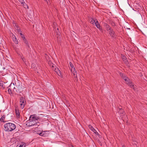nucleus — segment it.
Instances as JSON below:
<instances>
[{
	"label": "nucleus",
	"mask_w": 147,
	"mask_h": 147,
	"mask_svg": "<svg viewBox=\"0 0 147 147\" xmlns=\"http://www.w3.org/2000/svg\"><path fill=\"white\" fill-rule=\"evenodd\" d=\"M4 130L6 131H11L16 128V126L14 124L8 123L4 125Z\"/></svg>",
	"instance_id": "obj_1"
},
{
	"label": "nucleus",
	"mask_w": 147,
	"mask_h": 147,
	"mask_svg": "<svg viewBox=\"0 0 147 147\" xmlns=\"http://www.w3.org/2000/svg\"><path fill=\"white\" fill-rule=\"evenodd\" d=\"M40 119L39 117H38L35 114L31 115L30 117L29 120H31L36 123H38V120Z\"/></svg>",
	"instance_id": "obj_2"
},
{
	"label": "nucleus",
	"mask_w": 147,
	"mask_h": 147,
	"mask_svg": "<svg viewBox=\"0 0 147 147\" xmlns=\"http://www.w3.org/2000/svg\"><path fill=\"white\" fill-rule=\"evenodd\" d=\"M20 107L22 109H23L25 106L26 103V101L25 98L23 96L20 97Z\"/></svg>",
	"instance_id": "obj_3"
},
{
	"label": "nucleus",
	"mask_w": 147,
	"mask_h": 147,
	"mask_svg": "<svg viewBox=\"0 0 147 147\" xmlns=\"http://www.w3.org/2000/svg\"><path fill=\"white\" fill-rule=\"evenodd\" d=\"M16 91L18 93H20L23 91L22 85L19 84L18 86H16Z\"/></svg>",
	"instance_id": "obj_4"
},
{
	"label": "nucleus",
	"mask_w": 147,
	"mask_h": 147,
	"mask_svg": "<svg viewBox=\"0 0 147 147\" xmlns=\"http://www.w3.org/2000/svg\"><path fill=\"white\" fill-rule=\"evenodd\" d=\"M56 73L61 78H63V74L61 73V71L58 68H56Z\"/></svg>",
	"instance_id": "obj_5"
},
{
	"label": "nucleus",
	"mask_w": 147,
	"mask_h": 147,
	"mask_svg": "<svg viewBox=\"0 0 147 147\" xmlns=\"http://www.w3.org/2000/svg\"><path fill=\"white\" fill-rule=\"evenodd\" d=\"M15 113L16 117L17 118L20 117V111L18 107H16L15 109Z\"/></svg>",
	"instance_id": "obj_6"
},
{
	"label": "nucleus",
	"mask_w": 147,
	"mask_h": 147,
	"mask_svg": "<svg viewBox=\"0 0 147 147\" xmlns=\"http://www.w3.org/2000/svg\"><path fill=\"white\" fill-rule=\"evenodd\" d=\"M23 41L25 44V45L27 47V49H28L30 48V45L27 40L26 38L23 39Z\"/></svg>",
	"instance_id": "obj_7"
},
{
	"label": "nucleus",
	"mask_w": 147,
	"mask_h": 147,
	"mask_svg": "<svg viewBox=\"0 0 147 147\" xmlns=\"http://www.w3.org/2000/svg\"><path fill=\"white\" fill-rule=\"evenodd\" d=\"M126 84H127L129 86H130L132 88L134 89V86L133 83L130 81V80L128 79V80L126 81Z\"/></svg>",
	"instance_id": "obj_8"
},
{
	"label": "nucleus",
	"mask_w": 147,
	"mask_h": 147,
	"mask_svg": "<svg viewBox=\"0 0 147 147\" xmlns=\"http://www.w3.org/2000/svg\"><path fill=\"white\" fill-rule=\"evenodd\" d=\"M11 36L13 41L15 44H18V41L15 35L13 33H12V35Z\"/></svg>",
	"instance_id": "obj_9"
},
{
	"label": "nucleus",
	"mask_w": 147,
	"mask_h": 147,
	"mask_svg": "<svg viewBox=\"0 0 147 147\" xmlns=\"http://www.w3.org/2000/svg\"><path fill=\"white\" fill-rule=\"evenodd\" d=\"M89 127L90 129L93 131L94 133H95L96 135H98L99 134L98 132H97L96 130L91 125H89Z\"/></svg>",
	"instance_id": "obj_10"
},
{
	"label": "nucleus",
	"mask_w": 147,
	"mask_h": 147,
	"mask_svg": "<svg viewBox=\"0 0 147 147\" xmlns=\"http://www.w3.org/2000/svg\"><path fill=\"white\" fill-rule=\"evenodd\" d=\"M120 75L121 77L126 82L128 80V79H129L127 78L125 75L123 74L122 73H120Z\"/></svg>",
	"instance_id": "obj_11"
},
{
	"label": "nucleus",
	"mask_w": 147,
	"mask_h": 147,
	"mask_svg": "<svg viewBox=\"0 0 147 147\" xmlns=\"http://www.w3.org/2000/svg\"><path fill=\"white\" fill-rule=\"evenodd\" d=\"M108 31H109V34L110 35L111 37H114L115 32L111 28V30H110Z\"/></svg>",
	"instance_id": "obj_12"
},
{
	"label": "nucleus",
	"mask_w": 147,
	"mask_h": 147,
	"mask_svg": "<svg viewBox=\"0 0 147 147\" xmlns=\"http://www.w3.org/2000/svg\"><path fill=\"white\" fill-rule=\"evenodd\" d=\"M94 25H95V26H96L97 28L99 29L100 30L101 29L100 26L99 24V22H98V21L97 20H96V21Z\"/></svg>",
	"instance_id": "obj_13"
},
{
	"label": "nucleus",
	"mask_w": 147,
	"mask_h": 147,
	"mask_svg": "<svg viewBox=\"0 0 147 147\" xmlns=\"http://www.w3.org/2000/svg\"><path fill=\"white\" fill-rule=\"evenodd\" d=\"M30 121L28 123V124L29 126L34 125L36 124H37L36 122H35L31 120H30Z\"/></svg>",
	"instance_id": "obj_14"
},
{
	"label": "nucleus",
	"mask_w": 147,
	"mask_h": 147,
	"mask_svg": "<svg viewBox=\"0 0 147 147\" xmlns=\"http://www.w3.org/2000/svg\"><path fill=\"white\" fill-rule=\"evenodd\" d=\"M96 22V19H91V21H90V23L93 24V25H94V24H95V23Z\"/></svg>",
	"instance_id": "obj_15"
},
{
	"label": "nucleus",
	"mask_w": 147,
	"mask_h": 147,
	"mask_svg": "<svg viewBox=\"0 0 147 147\" xmlns=\"http://www.w3.org/2000/svg\"><path fill=\"white\" fill-rule=\"evenodd\" d=\"M121 58L123 61H125V62L127 61V60H126V57L124 55H121Z\"/></svg>",
	"instance_id": "obj_16"
},
{
	"label": "nucleus",
	"mask_w": 147,
	"mask_h": 147,
	"mask_svg": "<svg viewBox=\"0 0 147 147\" xmlns=\"http://www.w3.org/2000/svg\"><path fill=\"white\" fill-rule=\"evenodd\" d=\"M106 28L107 30L108 31L111 29L109 26L107 24H106Z\"/></svg>",
	"instance_id": "obj_17"
},
{
	"label": "nucleus",
	"mask_w": 147,
	"mask_h": 147,
	"mask_svg": "<svg viewBox=\"0 0 147 147\" xmlns=\"http://www.w3.org/2000/svg\"><path fill=\"white\" fill-rule=\"evenodd\" d=\"M74 77H77V73L76 71H71Z\"/></svg>",
	"instance_id": "obj_18"
},
{
	"label": "nucleus",
	"mask_w": 147,
	"mask_h": 147,
	"mask_svg": "<svg viewBox=\"0 0 147 147\" xmlns=\"http://www.w3.org/2000/svg\"><path fill=\"white\" fill-rule=\"evenodd\" d=\"M5 116L4 115L3 116H2V117L0 118V121L2 122H4V121L5 120Z\"/></svg>",
	"instance_id": "obj_19"
},
{
	"label": "nucleus",
	"mask_w": 147,
	"mask_h": 147,
	"mask_svg": "<svg viewBox=\"0 0 147 147\" xmlns=\"http://www.w3.org/2000/svg\"><path fill=\"white\" fill-rule=\"evenodd\" d=\"M13 22V26L15 27V29H16L17 28H18V26L17 25V24L16 23H15Z\"/></svg>",
	"instance_id": "obj_20"
},
{
	"label": "nucleus",
	"mask_w": 147,
	"mask_h": 147,
	"mask_svg": "<svg viewBox=\"0 0 147 147\" xmlns=\"http://www.w3.org/2000/svg\"><path fill=\"white\" fill-rule=\"evenodd\" d=\"M20 36L23 39L25 38L24 35L23 34H22V32L20 33Z\"/></svg>",
	"instance_id": "obj_21"
},
{
	"label": "nucleus",
	"mask_w": 147,
	"mask_h": 147,
	"mask_svg": "<svg viewBox=\"0 0 147 147\" xmlns=\"http://www.w3.org/2000/svg\"><path fill=\"white\" fill-rule=\"evenodd\" d=\"M16 29V30L19 33V34H20V33L22 32V31L20 29H18V28H17Z\"/></svg>",
	"instance_id": "obj_22"
},
{
	"label": "nucleus",
	"mask_w": 147,
	"mask_h": 147,
	"mask_svg": "<svg viewBox=\"0 0 147 147\" xmlns=\"http://www.w3.org/2000/svg\"><path fill=\"white\" fill-rule=\"evenodd\" d=\"M60 32H58L57 33V38L58 39L60 38Z\"/></svg>",
	"instance_id": "obj_23"
},
{
	"label": "nucleus",
	"mask_w": 147,
	"mask_h": 147,
	"mask_svg": "<svg viewBox=\"0 0 147 147\" xmlns=\"http://www.w3.org/2000/svg\"><path fill=\"white\" fill-rule=\"evenodd\" d=\"M69 65L70 67L71 68H72V67H74L73 65V64H72V63L71 62H69Z\"/></svg>",
	"instance_id": "obj_24"
},
{
	"label": "nucleus",
	"mask_w": 147,
	"mask_h": 147,
	"mask_svg": "<svg viewBox=\"0 0 147 147\" xmlns=\"http://www.w3.org/2000/svg\"><path fill=\"white\" fill-rule=\"evenodd\" d=\"M8 92L9 93V94H11V93H12V91H11V89L10 88H9L8 90Z\"/></svg>",
	"instance_id": "obj_25"
},
{
	"label": "nucleus",
	"mask_w": 147,
	"mask_h": 147,
	"mask_svg": "<svg viewBox=\"0 0 147 147\" xmlns=\"http://www.w3.org/2000/svg\"><path fill=\"white\" fill-rule=\"evenodd\" d=\"M71 71H76V70L75 69V68L74 67H73L71 68Z\"/></svg>",
	"instance_id": "obj_26"
},
{
	"label": "nucleus",
	"mask_w": 147,
	"mask_h": 147,
	"mask_svg": "<svg viewBox=\"0 0 147 147\" xmlns=\"http://www.w3.org/2000/svg\"><path fill=\"white\" fill-rule=\"evenodd\" d=\"M25 145L24 144H22L20 145L19 147H25Z\"/></svg>",
	"instance_id": "obj_27"
},
{
	"label": "nucleus",
	"mask_w": 147,
	"mask_h": 147,
	"mask_svg": "<svg viewBox=\"0 0 147 147\" xmlns=\"http://www.w3.org/2000/svg\"><path fill=\"white\" fill-rule=\"evenodd\" d=\"M21 3H23V0H18Z\"/></svg>",
	"instance_id": "obj_28"
},
{
	"label": "nucleus",
	"mask_w": 147,
	"mask_h": 147,
	"mask_svg": "<svg viewBox=\"0 0 147 147\" xmlns=\"http://www.w3.org/2000/svg\"><path fill=\"white\" fill-rule=\"evenodd\" d=\"M46 1L47 4H49V0H44Z\"/></svg>",
	"instance_id": "obj_29"
},
{
	"label": "nucleus",
	"mask_w": 147,
	"mask_h": 147,
	"mask_svg": "<svg viewBox=\"0 0 147 147\" xmlns=\"http://www.w3.org/2000/svg\"><path fill=\"white\" fill-rule=\"evenodd\" d=\"M112 25L113 26H115V24L114 23H112Z\"/></svg>",
	"instance_id": "obj_30"
},
{
	"label": "nucleus",
	"mask_w": 147,
	"mask_h": 147,
	"mask_svg": "<svg viewBox=\"0 0 147 147\" xmlns=\"http://www.w3.org/2000/svg\"><path fill=\"white\" fill-rule=\"evenodd\" d=\"M39 135H40V136H43L42 133V132H40V133L39 134Z\"/></svg>",
	"instance_id": "obj_31"
},
{
	"label": "nucleus",
	"mask_w": 147,
	"mask_h": 147,
	"mask_svg": "<svg viewBox=\"0 0 147 147\" xmlns=\"http://www.w3.org/2000/svg\"><path fill=\"white\" fill-rule=\"evenodd\" d=\"M24 5V7L25 8H26V7H28V6L26 4H25V5Z\"/></svg>",
	"instance_id": "obj_32"
},
{
	"label": "nucleus",
	"mask_w": 147,
	"mask_h": 147,
	"mask_svg": "<svg viewBox=\"0 0 147 147\" xmlns=\"http://www.w3.org/2000/svg\"><path fill=\"white\" fill-rule=\"evenodd\" d=\"M54 64H52V65H51L50 66H51V67H54Z\"/></svg>",
	"instance_id": "obj_33"
},
{
	"label": "nucleus",
	"mask_w": 147,
	"mask_h": 147,
	"mask_svg": "<svg viewBox=\"0 0 147 147\" xmlns=\"http://www.w3.org/2000/svg\"><path fill=\"white\" fill-rule=\"evenodd\" d=\"M122 147H126L124 145H123Z\"/></svg>",
	"instance_id": "obj_34"
},
{
	"label": "nucleus",
	"mask_w": 147,
	"mask_h": 147,
	"mask_svg": "<svg viewBox=\"0 0 147 147\" xmlns=\"http://www.w3.org/2000/svg\"><path fill=\"white\" fill-rule=\"evenodd\" d=\"M1 83H0V86H3V85H1Z\"/></svg>",
	"instance_id": "obj_35"
},
{
	"label": "nucleus",
	"mask_w": 147,
	"mask_h": 147,
	"mask_svg": "<svg viewBox=\"0 0 147 147\" xmlns=\"http://www.w3.org/2000/svg\"><path fill=\"white\" fill-rule=\"evenodd\" d=\"M11 84H12V83H11V84H10V85L9 86H11Z\"/></svg>",
	"instance_id": "obj_36"
},
{
	"label": "nucleus",
	"mask_w": 147,
	"mask_h": 147,
	"mask_svg": "<svg viewBox=\"0 0 147 147\" xmlns=\"http://www.w3.org/2000/svg\"><path fill=\"white\" fill-rule=\"evenodd\" d=\"M16 89V88H15V87H14V88H13V89Z\"/></svg>",
	"instance_id": "obj_37"
},
{
	"label": "nucleus",
	"mask_w": 147,
	"mask_h": 147,
	"mask_svg": "<svg viewBox=\"0 0 147 147\" xmlns=\"http://www.w3.org/2000/svg\"><path fill=\"white\" fill-rule=\"evenodd\" d=\"M71 147H74V146H71Z\"/></svg>",
	"instance_id": "obj_38"
},
{
	"label": "nucleus",
	"mask_w": 147,
	"mask_h": 147,
	"mask_svg": "<svg viewBox=\"0 0 147 147\" xmlns=\"http://www.w3.org/2000/svg\"><path fill=\"white\" fill-rule=\"evenodd\" d=\"M23 59V60L24 61V59Z\"/></svg>",
	"instance_id": "obj_39"
},
{
	"label": "nucleus",
	"mask_w": 147,
	"mask_h": 147,
	"mask_svg": "<svg viewBox=\"0 0 147 147\" xmlns=\"http://www.w3.org/2000/svg\"><path fill=\"white\" fill-rule=\"evenodd\" d=\"M23 59V60L24 61V59Z\"/></svg>",
	"instance_id": "obj_40"
},
{
	"label": "nucleus",
	"mask_w": 147,
	"mask_h": 147,
	"mask_svg": "<svg viewBox=\"0 0 147 147\" xmlns=\"http://www.w3.org/2000/svg\"><path fill=\"white\" fill-rule=\"evenodd\" d=\"M57 30H59L58 28H57Z\"/></svg>",
	"instance_id": "obj_41"
},
{
	"label": "nucleus",
	"mask_w": 147,
	"mask_h": 147,
	"mask_svg": "<svg viewBox=\"0 0 147 147\" xmlns=\"http://www.w3.org/2000/svg\"><path fill=\"white\" fill-rule=\"evenodd\" d=\"M128 29H130V28H128Z\"/></svg>",
	"instance_id": "obj_42"
}]
</instances>
